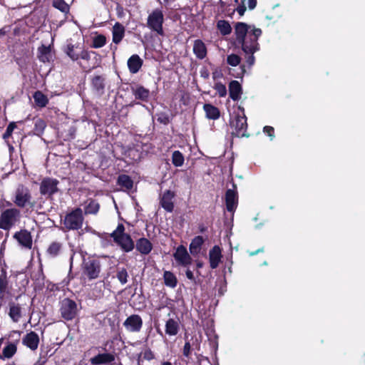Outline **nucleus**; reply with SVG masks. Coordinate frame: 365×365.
<instances>
[{
  "mask_svg": "<svg viewBox=\"0 0 365 365\" xmlns=\"http://www.w3.org/2000/svg\"><path fill=\"white\" fill-rule=\"evenodd\" d=\"M215 89L217 91L218 94L221 97H224L227 94L226 87L222 83H217L215 85Z\"/></svg>",
  "mask_w": 365,
  "mask_h": 365,
  "instance_id": "47",
  "label": "nucleus"
},
{
  "mask_svg": "<svg viewBox=\"0 0 365 365\" xmlns=\"http://www.w3.org/2000/svg\"><path fill=\"white\" fill-rule=\"evenodd\" d=\"M61 245L60 243L58 242H53L48 249V252L52 255V256H56L60 250H61Z\"/></svg>",
  "mask_w": 365,
  "mask_h": 365,
  "instance_id": "45",
  "label": "nucleus"
},
{
  "mask_svg": "<svg viewBox=\"0 0 365 365\" xmlns=\"http://www.w3.org/2000/svg\"><path fill=\"white\" fill-rule=\"evenodd\" d=\"M222 257L221 249L219 246H214L209 252V262L212 269H216Z\"/></svg>",
  "mask_w": 365,
  "mask_h": 365,
  "instance_id": "17",
  "label": "nucleus"
},
{
  "mask_svg": "<svg viewBox=\"0 0 365 365\" xmlns=\"http://www.w3.org/2000/svg\"><path fill=\"white\" fill-rule=\"evenodd\" d=\"M38 58L43 62H50L53 59V53L51 46H46L42 45L38 49Z\"/></svg>",
  "mask_w": 365,
  "mask_h": 365,
  "instance_id": "21",
  "label": "nucleus"
},
{
  "mask_svg": "<svg viewBox=\"0 0 365 365\" xmlns=\"http://www.w3.org/2000/svg\"><path fill=\"white\" fill-rule=\"evenodd\" d=\"M232 124L240 134V132L245 130L247 128V118L245 115L242 116L237 115L235 121L232 122Z\"/></svg>",
  "mask_w": 365,
  "mask_h": 365,
  "instance_id": "27",
  "label": "nucleus"
},
{
  "mask_svg": "<svg viewBox=\"0 0 365 365\" xmlns=\"http://www.w3.org/2000/svg\"><path fill=\"white\" fill-rule=\"evenodd\" d=\"M158 120L160 121V123H164V124H167L169 122V119L166 116H164V117H162V118L160 117V118H158Z\"/></svg>",
  "mask_w": 365,
  "mask_h": 365,
  "instance_id": "56",
  "label": "nucleus"
},
{
  "mask_svg": "<svg viewBox=\"0 0 365 365\" xmlns=\"http://www.w3.org/2000/svg\"><path fill=\"white\" fill-rule=\"evenodd\" d=\"M31 198L30 191L28 187L23 185H19L16 190L14 202L19 207H24L29 203Z\"/></svg>",
  "mask_w": 365,
  "mask_h": 365,
  "instance_id": "6",
  "label": "nucleus"
},
{
  "mask_svg": "<svg viewBox=\"0 0 365 365\" xmlns=\"http://www.w3.org/2000/svg\"><path fill=\"white\" fill-rule=\"evenodd\" d=\"M124 226L118 225L116 230L111 234V237L125 251H131L134 247V243L130 235L124 233Z\"/></svg>",
  "mask_w": 365,
  "mask_h": 365,
  "instance_id": "2",
  "label": "nucleus"
},
{
  "mask_svg": "<svg viewBox=\"0 0 365 365\" xmlns=\"http://www.w3.org/2000/svg\"><path fill=\"white\" fill-rule=\"evenodd\" d=\"M172 161L175 166L180 167L184 163V157L180 151H175L172 155Z\"/></svg>",
  "mask_w": 365,
  "mask_h": 365,
  "instance_id": "38",
  "label": "nucleus"
},
{
  "mask_svg": "<svg viewBox=\"0 0 365 365\" xmlns=\"http://www.w3.org/2000/svg\"><path fill=\"white\" fill-rule=\"evenodd\" d=\"M193 52L196 55V56L200 59H202L206 56V46L201 40L195 41L193 45Z\"/></svg>",
  "mask_w": 365,
  "mask_h": 365,
  "instance_id": "25",
  "label": "nucleus"
},
{
  "mask_svg": "<svg viewBox=\"0 0 365 365\" xmlns=\"http://www.w3.org/2000/svg\"><path fill=\"white\" fill-rule=\"evenodd\" d=\"M163 21L164 16L163 11L160 9H156L149 14L147 25L152 31L163 36L164 34L163 29Z\"/></svg>",
  "mask_w": 365,
  "mask_h": 365,
  "instance_id": "4",
  "label": "nucleus"
},
{
  "mask_svg": "<svg viewBox=\"0 0 365 365\" xmlns=\"http://www.w3.org/2000/svg\"><path fill=\"white\" fill-rule=\"evenodd\" d=\"M263 131L272 139L274 138V128L271 126H264L263 128Z\"/></svg>",
  "mask_w": 365,
  "mask_h": 365,
  "instance_id": "49",
  "label": "nucleus"
},
{
  "mask_svg": "<svg viewBox=\"0 0 365 365\" xmlns=\"http://www.w3.org/2000/svg\"><path fill=\"white\" fill-rule=\"evenodd\" d=\"M205 111L206 113V115L207 118L211 119H216L220 115V112L217 108L215 106L206 104L204 106Z\"/></svg>",
  "mask_w": 365,
  "mask_h": 365,
  "instance_id": "31",
  "label": "nucleus"
},
{
  "mask_svg": "<svg viewBox=\"0 0 365 365\" xmlns=\"http://www.w3.org/2000/svg\"><path fill=\"white\" fill-rule=\"evenodd\" d=\"M128 272L125 269H119L117 272V278L121 284H124L128 282Z\"/></svg>",
  "mask_w": 365,
  "mask_h": 365,
  "instance_id": "44",
  "label": "nucleus"
},
{
  "mask_svg": "<svg viewBox=\"0 0 365 365\" xmlns=\"http://www.w3.org/2000/svg\"><path fill=\"white\" fill-rule=\"evenodd\" d=\"M252 28L253 27L245 23H237L235 28L237 41H241L245 39L249 34H252Z\"/></svg>",
  "mask_w": 365,
  "mask_h": 365,
  "instance_id": "15",
  "label": "nucleus"
},
{
  "mask_svg": "<svg viewBox=\"0 0 365 365\" xmlns=\"http://www.w3.org/2000/svg\"><path fill=\"white\" fill-rule=\"evenodd\" d=\"M16 128V123H11L9 124L5 133L4 134V138H6L11 135L13 130Z\"/></svg>",
  "mask_w": 365,
  "mask_h": 365,
  "instance_id": "48",
  "label": "nucleus"
},
{
  "mask_svg": "<svg viewBox=\"0 0 365 365\" xmlns=\"http://www.w3.org/2000/svg\"><path fill=\"white\" fill-rule=\"evenodd\" d=\"M259 252V250H258V251H257V252ZM256 253H257V252H256ZM255 252H252V253H251V255H255Z\"/></svg>",
  "mask_w": 365,
  "mask_h": 365,
  "instance_id": "60",
  "label": "nucleus"
},
{
  "mask_svg": "<svg viewBox=\"0 0 365 365\" xmlns=\"http://www.w3.org/2000/svg\"><path fill=\"white\" fill-rule=\"evenodd\" d=\"M217 27L222 35L230 34L232 31L230 24L224 20L218 21Z\"/></svg>",
  "mask_w": 365,
  "mask_h": 365,
  "instance_id": "33",
  "label": "nucleus"
},
{
  "mask_svg": "<svg viewBox=\"0 0 365 365\" xmlns=\"http://www.w3.org/2000/svg\"><path fill=\"white\" fill-rule=\"evenodd\" d=\"M190 349H191V345L189 341H187L185 344L184 348H183V354L185 356H188L190 354Z\"/></svg>",
  "mask_w": 365,
  "mask_h": 365,
  "instance_id": "50",
  "label": "nucleus"
},
{
  "mask_svg": "<svg viewBox=\"0 0 365 365\" xmlns=\"http://www.w3.org/2000/svg\"><path fill=\"white\" fill-rule=\"evenodd\" d=\"M39 338L36 333L31 331L23 338V344L31 350H36L38 347Z\"/></svg>",
  "mask_w": 365,
  "mask_h": 365,
  "instance_id": "18",
  "label": "nucleus"
},
{
  "mask_svg": "<svg viewBox=\"0 0 365 365\" xmlns=\"http://www.w3.org/2000/svg\"><path fill=\"white\" fill-rule=\"evenodd\" d=\"M125 35V28L120 23H115L113 27V41L118 44Z\"/></svg>",
  "mask_w": 365,
  "mask_h": 365,
  "instance_id": "23",
  "label": "nucleus"
},
{
  "mask_svg": "<svg viewBox=\"0 0 365 365\" xmlns=\"http://www.w3.org/2000/svg\"><path fill=\"white\" fill-rule=\"evenodd\" d=\"M14 237L20 245L25 248L31 249L32 247V238L29 232L22 230L14 234Z\"/></svg>",
  "mask_w": 365,
  "mask_h": 365,
  "instance_id": "13",
  "label": "nucleus"
},
{
  "mask_svg": "<svg viewBox=\"0 0 365 365\" xmlns=\"http://www.w3.org/2000/svg\"><path fill=\"white\" fill-rule=\"evenodd\" d=\"M136 249L142 255H148L153 249L152 243L146 238H140L136 242Z\"/></svg>",
  "mask_w": 365,
  "mask_h": 365,
  "instance_id": "20",
  "label": "nucleus"
},
{
  "mask_svg": "<svg viewBox=\"0 0 365 365\" xmlns=\"http://www.w3.org/2000/svg\"><path fill=\"white\" fill-rule=\"evenodd\" d=\"M127 330L133 332L139 331L143 325V321L140 316L133 314L128 317L123 323Z\"/></svg>",
  "mask_w": 365,
  "mask_h": 365,
  "instance_id": "11",
  "label": "nucleus"
},
{
  "mask_svg": "<svg viewBox=\"0 0 365 365\" xmlns=\"http://www.w3.org/2000/svg\"><path fill=\"white\" fill-rule=\"evenodd\" d=\"M248 55H249V56L247 58V63L250 66H252L255 63V57H254L253 54H248Z\"/></svg>",
  "mask_w": 365,
  "mask_h": 365,
  "instance_id": "54",
  "label": "nucleus"
},
{
  "mask_svg": "<svg viewBox=\"0 0 365 365\" xmlns=\"http://www.w3.org/2000/svg\"><path fill=\"white\" fill-rule=\"evenodd\" d=\"M118 182L120 185L130 190L133 187V180L130 178L125 175H122L118 177Z\"/></svg>",
  "mask_w": 365,
  "mask_h": 365,
  "instance_id": "34",
  "label": "nucleus"
},
{
  "mask_svg": "<svg viewBox=\"0 0 365 365\" xmlns=\"http://www.w3.org/2000/svg\"><path fill=\"white\" fill-rule=\"evenodd\" d=\"M261 34L262 30L260 29L252 28V34H249L245 39L238 42L241 44L242 49L245 54H254L259 50V47L257 40Z\"/></svg>",
  "mask_w": 365,
  "mask_h": 365,
  "instance_id": "1",
  "label": "nucleus"
},
{
  "mask_svg": "<svg viewBox=\"0 0 365 365\" xmlns=\"http://www.w3.org/2000/svg\"><path fill=\"white\" fill-rule=\"evenodd\" d=\"M161 365H172V364L170 362L165 361V362H163Z\"/></svg>",
  "mask_w": 365,
  "mask_h": 365,
  "instance_id": "59",
  "label": "nucleus"
},
{
  "mask_svg": "<svg viewBox=\"0 0 365 365\" xmlns=\"http://www.w3.org/2000/svg\"><path fill=\"white\" fill-rule=\"evenodd\" d=\"M204 240L202 236L195 237L190 245V252L192 255H197L202 245Z\"/></svg>",
  "mask_w": 365,
  "mask_h": 365,
  "instance_id": "28",
  "label": "nucleus"
},
{
  "mask_svg": "<svg viewBox=\"0 0 365 365\" xmlns=\"http://www.w3.org/2000/svg\"><path fill=\"white\" fill-rule=\"evenodd\" d=\"M8 286L6 272L4 269L1 270L0 274V293L4 294Z\"/></svg>",
  "mask_w": 365,
  "mask_h": 365,
  "instance_id": "41",
  "label": "nucleus"
},
{
  "mask_svg": "<svg viewBox=\"0 0 365 365\" xmlns=\"http://www.w3.org/2000/svg\"><path fill=\"white\" fill-rule=\"evenodd\" d=\"M185 274H186V277L190 279V280H194L195 279V277H194V275H193V273L191 270L190 269H187L186 270V272H185Z\"/></svg>",
  "mask_w": 365,
  "mask_h": 365,
  "instance_id": "55",
  "label": "nucleus"
},
{
  "mask_svg": "<svg viewBox=\"0 0 365 365\" xmlns=\"http://www.w3.org/2000/svg\"><path fill=\"white\" fill-rule=\"evenodd\" d=\"M134 95L136 98L142 101H147L149 98L150 92L143 86H138L134 90Z\"/></svg>",
  "mask_w": 365,
  "mask_h": 365,
  "instance_id": "30",
  "label": "nucleus"
},
{
  "mask_svg": "<svg viewBox=\"0 0 365 365\" xmlns=\"http://www.w3.org/2000/svg\"><path fill=\"white\" fill-rule=\"evenodd\" d=\"M114 360V356L108 353H103L98 354L97 356L91 359V362L92 364L95 365H101L108 364Z\"/></svg>",
  "mask_w": 365,
  "mask_h": 365,
  "instance_id": "22",
  "label": "nucleus"
},
{
  "mask_svg": "<svg viewBox=\"0 0 365 365\" xmlns=\"http://www.w3.org/2000/svg\"><path fill=\"white\" fill-rule=\"evenodd\" d=\"M165 284L170 287H175L177 284V279L175 275L168 271L164 272Z\"/></svg>",
  "mask_w": 365,
  "mask_h": 365,
  "instance_id": "35",
  "label": "nucleus"
},
{
  "mask_svg": "<svg viewBox=\"0 0 365 365\" xmlns=\"http://www.w3.org/2000/svg\"><path fill=\"white\" fill-rule=\"evenodd\" d=\"M99 210V205L98 202L92 200L85 208L86 214H96Z\"/></svg>",
  "mask_w": 365,
  "mask_h": 365,
  "instance_id": "42",
  "label": "nucleus"
},
{
  "mask_svg": "<svg viewBox=\"0 0 365 365\" xmlns=\"http://www.w3.org/2000/svg\"><path fill=\"white\" fill-rule=\"evenodd\" d=\"M83 222V211L76 208L66 215L63 225L67 230H78L81 228Z\"/></svg>",
  "mask_w": 365,
  "mask_h": 365,
  "instance_id": "5",
  "label": "nucleus"
},
{
  "mask_svg": "<svg viewBox=\"0 0 365 365\" xmlns=\"http://www.w3.org/2000/svg\"><path fill=\"white\" fill-rule=\"evenodd\" d=\"M5 34H6V31L4 30V29H0V37L4 36Z\"/></svg>",
  "mask_w": 365,
  "mask_h": 365,
  "instance_id": "57",
  "label": "nucleus"
},
{
  "mask_svg": "<svg viewBox=\"0 0 365 365\" xmlns=\"http://www.w3.org/2000/svg\"><path fill=\"white\" fill-rule=\"evenodd\" d=\"M64 51L73 61H77L79 58L86 61L90 59V54L86 50L78 46H75L72 44H68L65 48Z\"/></svg>",
  "mask_w": 365,
  "mask_h": 365,
  "instance_id": "8",
  "label": "nucleus"
},
{
  "mask_svg": "<svg viewBox=\"0 0 365 365\" xmlns=\"http://www.w3.org/2000/svg\"><path fill=\"white\" fill-rule=\"evenodd\" d=\"M101 272V265L98 261L88 259L83 263V273L91 279L98 277Z\"/></svg>",
  "mask_w": 365,
  "mask_h": 365,
  "instance_id": "10",
  "label": "nucleus"
},
{
  "mask_svg": "<svg viewBox=\"0 0 365 365\" xmlns=\"http://www.w3.org/2000/svg\"><path fill=\"white\" fill-rule=\"evenodd\" d=\"M203 266V263L202 262H197V267L201 268Z\"/></svg>",
  "mask_w": 365,
  "mask_h": 365,
  "instance_id": "58",
  "label": "nucleus"
},
{
  "mask_svg": "<svg viewBox=\"0 0 365 365\" xmlns=\"http://www.w3.org/2000/svg\"><path fill=\"white\" fill-rule=\"evenodd\" d=\"M53 6L63 13L67 14L69 11V6L64 0H53Z\"/></svg>",
  "mask_w": 365,
  "mask_h": 365,
  "instance_id": "37",
  "label": "nucleus"
},
{
  "mask_svg": "<svg viewBox=\"0 0 365 365\" xmlns=\"http://www.w3.org/2000/svg\"><path fill=\"white\" fill-rule=\"evenodd\" d=\"M9 316L14 322H18L21 317V308L19 305L10 306Z\"/></svg>",
  "mask_w": 365,
  "mask_h": 365,
  "instance_id": "36",
  "label": "nucleus"
},
{
  "mask_svg": "<svg viewBox=\"0 0 365 365\" xmlns=\"http://www.w3.org/2000/svg\"><path fill=\"white\" fill-rule=\"evenodd\" d=\"M92 84L93 88L98 93H103L105 85L104 79L101 76H95L92 80Z\"/></svg>",
  "mask_w": 365,
  "mask_h": 365,
  "instance_id": "32",
  "label": "nucleus"
},
{
  "mask_svg": "<svg viewBox=\"0 0 365 365\" xmlns=\"http://www.w3.org/2000/svg\"><path fill=\"white\" fill-rule=\"evenodd\" d=\"M59 182L56 179L46 178L43 179L40 185V193L43 195H52L58 192Z\"/></svg>",
  "mask_w": 365,
  "mask_h": 365,
  "instance_id": "9",
  "label": "nucleus"
},
{
  "mask_svg": "<svg viewBox=\"0 0 365 365\" xmlns=\"http://www.w3.org/2000/svg\"><path fill=\"white\" fill-rule=\"evenodd\" d=\"M16 352V346L14 344H9L3 349V355L6 358H11Z\"/></svg>",
  "mask_w": 365,
  "mask_h": 365,
  "instance_id": "40",
  "label": "nucleus"
},
{
  "mask_svg": "<svg viewBox=\"0 0 365 365\" xmlns=\"http://www.w3.org/2000/svg\"><path fill=\"white\" fill-rule=\"evenodd\" d=\"M36 104L39 107H45L48 102L47 97L41 91H36L34 94Z\"/></svg>",
  "mask_w": 365,
  "mask_h": 365,
  "instance_id": "29",
  "label": "nucleus"
},
{
  "mask_svg": "<svg viewBox=\"0 0 365 365\" xmlns=\"http://www.w3.org/2000/svg\"><path fill=\"white\" fill-rule=\"evenodd\" d=\"M61 314L66 320L73 319L77 313V305L73 300L66 298L61 303Z\"/></svg>",
  "mask_w": 365,
  "mask_h": 365,
  "instance_id": "7",
  "label": "nucleus"
},
{
  "mask_svg": "<svg viewBox=\"0 0 365 365\" xmlns=\"http://www.w3.org/2000/svg\"><path fill=\"white\" fill-rule=\"evenodd\" d=\"M175 193L171 190L165 191L160 197V205L168 212H172L174 208L173 199Z\"/></svg>",
  "mask_w": 365,
  "mask_h": 365,
  "instance_id": "16",
  "label": "nucleus"
},
{
  "mask_svg": "<svg viewBox=\"0 0 365 365\" xmlns=\"http://www.w3.org/2000/svg\"><path fill=\"white\" fill-rule=\"evenodd\" d=\"M233 190H227L225 194L226 207L229 212H233L236 209L237 205V194L235 190L236 189V185H233Z\"/></svg>",
  "mask_w": 365,
  "mask_h": 365,
  "instance_id": "14",
  "label": "nucleus"
},
{
  "mask_svg": "<svg viewBox=\"0 0 365 365\" xmlns=\"http://www.w3.org/2000/svg\"><path fill=\"white\" fill-rule=\"evenodd\" d=\"M241 58L236 54H231L227 56V62L232 66H237L240 64Z\"/></svg>",
  "mask_w": 365,
  "mask_h": 365,
  "instance_id": "43",
  "label": "nucleus"
},
{
  "mask_svg": "<svg viewBox=\"0 0 365 365\" xmlns=\"http://www.w3.org/2000/svg\"><path fill=\"white\" fill-rule=\"evenodd\" d=\"M46 124L41 118H37L35 120L34 132L36 135H40L43 133Z\"/></svg>",
  "mask_w": 365,
  "mask_h": 365,
  "instance_id": "39",
  "label": "nucleus"
},
{
  "mask_svg": "<svg viewBox=\"0 0 365 365\" xmlns=\"http://www.w3.org/2000/svg\"><path fill=\"white\" fill-rule=\"evenodd\" d=\"M144 358L147 360H151L154 358V354L153 353L148 350V351H146L145 353H144Z\"/></svg>",
  "mask_w": 365,
  "mask_h": 365,
  "instance_id": "51",
  "label": "nucleus"
},
{
  "mask_svg": "<svg viewBox=\"0 0 365 365\" xmlns=\"http://www.w3.org/2000/svg\"><path fill=\"white\" fill-rule=\"evenodd\" d=\"M230 96L234 100L237 101L240 98L242 93V87L238 81H232L230 83Z\"/></svg>",
  "mask_w": 365,
  "mask_h": 365,
  "instance_id": "26",
  "label": "nucleus"
},
{
  "mask_svg": "<svg viewBox=\"0 0 365 365\" xmlns=\"http://www.w3.org/2000/svg\"><path fill=\"white\" fill-rule=\"evenodd\" d=\"M105 43H106V37L102 35H99L94 38L93 46L95 48L102 47L103 46L105 45Z\"/></svg>",
  "mask_w": 365,
  "mask_h": 365,
  "instance_id": "46",
  "label": "nucleus"
},
{
  "mask_svg": "<svg viewBox=\"0 0 365 365\" xmlns=\"http://www.w3.org/2000/svg\"><path fill=\"white\" fill-rule=\"evenodd\" d=\"M237 11L238 12V14L240 15V16H243L245 11H246V7L243 4L242 6H238V8L237 9Z\"/></svg>",
  "mask_w": 365,
  "mask_h": 365,
  "instance_id": "53",
  "label": "nucleus"
},
{
  "mask_svg": "<svg viewBox=\"0 0 365 365\" xmlns=\"http://www.w3.org/2000/svg\"><path fill=\"white\" fill-rule=\"evenodd\" d=\"M164 1H166V2H168V1H169L170 0H164Z\"/></svg>",
  "mask_w": 365,
  "mask_h": 365,
  "instance_id": "61",
  "label": "nucleus"
},
{
  "mask_svg": "<svg viewBox=\"0 0 365 365\" xmlns=\"http://www.w3.org/2000/svg\"><path fill=\"white\" fill-rule=\"evenodd\" d=\"M179 329L180 322L178 319H169L165 323V333L169 336L177 335Z\"/></svg>",
  "mask_w": 365,
  "mask_h": 365,
  "instance_id": "19",
  "label": "nucleus"
},
{
  "mask_svg": "<svg viewBox=\"0 0 365 365\" xmlns=\"http://www.w3.org/2000/svg\"><path fill=\"white\" fill-rule=\"evenodd\" d=\"M20 216V211L18 209H6L0 216V228L9 230L19 220Z\"/></svg>",
  "mask_w": 365,
  "mask_h": 365,
  "instance_id": "3",
  "label": "nucleus"
},
{
  "mask_svg": "<svg viewBox=\"0 0 365 365\" xmlns=\"http://www.w3.org/2000/svg\"><path fill=\"white\" fill-rule=\"evenodd\" d=\"M142 59L138 55H133L128 61V66L131 73H135L141 68Z\"/></svg>",
  "mask_w": 365,
  "mask_h": 365,
  "instance_id": "24",
  "label": "nucleus"
},
{
  "mask_svg": "<svg viewBox=\"0 0 365 365\" xmlns=\"http://www.w3.org/2000/svg\"><path fill=\"white\" fill-rule=\"evenodd\" d=\"M247 4L250 9H253L256 6L257 0H248Z\"/></svg>",
  "mask_w": 365,
  "mask_h": 365,
  "instance_id": "52",
  "label": "nucleus"
},
{
  "mask_svg": "<svg viewBox=\"0 0 365 365\" xmlns=\"http://www.w3.org/2000/svg\"><path fill=\"white\" fill-rule=\"evenodd\" d=\"M175 260L182 266H187L191 264L192 258L188 254L187 249L182 246H179L173 255Z\"/></svg>",
  "mask_w": 365,
  "mask_h": 365,
  "instance_id": "12",
  "label": "nucleus"
}]
</instances>
